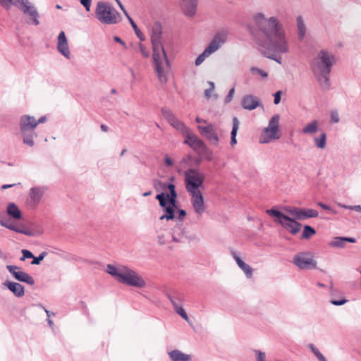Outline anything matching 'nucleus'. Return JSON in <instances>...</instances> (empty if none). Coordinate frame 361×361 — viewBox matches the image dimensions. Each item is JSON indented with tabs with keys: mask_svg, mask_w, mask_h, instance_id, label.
I'll use <instances>...</instances> for the list:
<instances>
[{
	"mask_svg": "<svg viewBox=\"0 0 361 361\" xmlns=\"http://www.w3.org/2000/svg\"><path fill=\"white\" fill-rule=\"evenodd\" d=\"M253 20L256 30L250 32L260 51L265 57L281 64V55L289 51L283 25L276 17L267 18L262 13L255 14Z\"/></svg>",
	"mask_w": 361,
	"mask_h": 361,
	"instance_id": "f257e3e1",
	"label": "nucleus"
},
{
	"mask_svg": "<svg viewBox=\"0 0 361 361\" xmlns=\"http://www.w3.org/2000/svg\"><path fill=\"white\" fill-rule=\"evenodd\" d=\"M151 42L153 63L157 78L161 83H166L168 73L170 70V62L162 42V26L159 22H156L152 25Z\"/></svg>",
	"mask_w": 361,
	"mask_h": 361,
	"instance_id": "f03ea898",
	"label": "nucleus"
},
{
	"mask_svg": "<svg viewBox=\"0 0 361 361\" xmlns=\"http://www.w3.org/2000/svg\"><path fill=\"white\" fill-rule=\"evenodd\" d=\"M336 63L335 54L324 49L318 52L310 63L312 73L323 89L329 90L331 86L329 75Z\"/></svg>",
	"mask_w": 361,
	"mask_h": 361,
	"instance_id": "7ed1b4c3",
	"label": "nucleus"
},
{
	"mask_svg": "<svg viewBox=\"0 0 361 361\" xmlns=\"http://www.w3.org/2000/svg\"><path fill=\"white\" fill-rule=\"evenodd\" d=\"M106 271L123 284L142 288L145 287L146 282L135 270L126 267H116L112 264L106 266Z\"/></svg>",
	"mask_w": 361,
	"mask_h": 361,
	"instance_id": "20e7f679",
	"label": "nucleus"
},
{
	"mask_svg": "<svg viewBox=\"0 0 361 361\" xmlns=\"http://www.w3.org/2000/svg\"><path fill=\"white\" fill-rule=\"evenodd\" d=\"M266 212L273 219L275 223L280 224L291 234L295 235L300 231L302 224L298 222L294 216L286 213L284 207L281 208L273 207L271 209H267Z\"/></svg>",
	"mask_w": 361,
	"mask_h": 361,
	"instance_id": "39448f33",
	"label": "nucleus"
},
{
	"mask_svg": "<svg viewBox=\"0 0 361 361\" xmlns=\"http://www.w3.org/2000/svg\"><path fill=\"white\" fill-rule=\"evenodd\" d=\"M185 184L192 197V203H204L200 188L204 182V177L197 169H189L184 173Z\"/></svg>",
	"mask_w": 361,
	"mask_h": 361,
	"instance_id": "423d86ee",
	"label": "nucleus"
},
{
	"mask_svg": "<svg viewBox=\"0 0 361 361\" xmlns=\"http://www.w3.org/2000/svg\"><path fill=\"white\" fill-rule=\"evenodd\" d=\"M0 4L7 10L11 8V5L16 6L25 15L30 17L28 23L36 26L39 25V14L37 9L28 0H0Z\"/></svg>",
	"mask_w": 361,
	"mask_h": 361,
	"instance_id": "0eeeda50",
	"label": "nucleus"
},
{
	"mask_svg": "<svg viewBox=\"0 0 361 361\" xmlns=\"http://www.w3.org/2000/svg\"><path fill=\"white\" fill-rule=\"evenodd\" d=\"M95 17L104 25H114L121 20L120 13L109 3L104 1L97 2Z\"/></svg>",
	"mask_w": 361,
	"mask_h": 361,
	"instance_id": "6e6552de",
	"label": "nucleus"
},
{
	"mask_svg": "<svg viewBox=\"0 0 361 361\" xmlns=\"http://www.w3.org/2000/svg\"><path fill=\"white\" fill-rule=\"evenodd\" d=\"M279 120L280 116L278 114L271 118L267 127L264 128L261 133L259 137L260 143H269L272 140L280 138Z\"/></svg>",
	"mask_w": 361,
	"mask_h": 361,
	"instance_id": "1a4fd4ad",
	"label": "nucleus"
},
{
	"mask_svg": "<svg viewBox=\"0 0 361 361\" xmlns=\"http://www.w3.org/2000/svg\"><path fill=\"white\" fill-rule=\"evenodd\" d=\"M226 39L227 36L226 33L219 32L215 35L204 51L195 59V66H200L205 60L206 58L218 50L221 47V45L226 42Z\"/></svg>",
	"mask_w": 361,
	"mask_h": 361,
	"instance_id": "9d476101",
	"label": "nucleus"
},
{
	"mask_svg": "<svg viewBox=\"0 0 361 361\" xmlns=\"http://www.w3.org/2000/svg\"><path fill=\"white\" fill-rule=\"evenodd\" d=\"M293 263L300 269H315L317 262L314 259L311 252H300L295 255L293 259Z\"/></svg>",
	"mask_w": 361,
	"mask_h": 361,
	"instance_id": "9b49d317",
	"label": "nucleus"
},
{
	"mask_svg": "<svg viewBox=\"0 0 361 361\" xmlns=\"http://www.w3.org/2000/svg\"><path fill=\"white\" fill-rule=\"evenodd\" d=\"M285 212L290 216H294L298 221H304L310 218L317 217L319 213L313 209L299 208L295 207L285 206Z\"/></svg>",
	"mask_w": 361,
	"mask_h": 361,
	"instance_id": "f8f14e48",
	"label": "nucleus"
},
{
	"mask_svg": "<svg viewBox=\"0 0 361 361\" xmlns=\"http://www.w3.org/2000/svg\"><path fill=\"white\" fill-rule=\"evenodd\" d=\"M161 112L163 117L173 128L181 133L183 135L188 133L190 128L187 127L183 122L179 120L171 110L167 108H162Z\"/></svg>",
	"mask_w": 361,
	"mask_h": 361,
	"instance_id": "ddd939ff",
	"label": "nucleus"
},
{
	"mask_svg": "<svg viewBox=\"0 0 361 361\" xmlns=\"http://www.w3.org/2000/svg\"><path fill=\"white\" fill-rule=\"evenodd\" d=\"M163 190H169L157 194L156 199L159 203H176L177 194L175 190V185L173 183H164L162 184Z\"/></svg>",
	"mask_w": 361,
	"mask_h": 361,
	"instance_id": "4468645a",
	"label": "nucleus"
},
{
	"mask_svg": "<svg viewBox=\"0 0 361 361\" xmlns=\"http://www.w3.org/2000/svg\"><path fill=\"white\" fill-rule=\"evenodd\" d=\"M197 129L200 134L204 137L212 145L217 146L219 142V137L216 126L212 123H207L206 126H198Z\"/></svg>",
	"mask_w": 361,
	"mask_h": 361,
	"instance_id": "2eb2a0df",
	"label": "nucleus"
},
{
	"mask_svg": "<svg viewBox=\"0 0 361 361\" xmlns=\"http://www.w3.org/2000/svg\"><path fill=\"white\" fill-rule=\"evenodd\" d=\"M30 125V123H27L20 117V130L23 137V143L32 147L34 145V137H37V134L35 132V128L31 127Z\"/></svg>",
	"mask_w": 361,
	"mask_h": 361,
	"instance_id": "dca6fc26",
	"label": "nucleus"
},
{
	"mask_svg": "<svg viewBox=\"0 0 361 361\" xmlns=\"http://www.w3.org/2000/svg\"><path fill=\"white\" fill-rule=\"evenodd\" d=\"M6 269L16 280L30 286L35 284L34 279L27 273L23 271L21 267L16 265H7Z\"/></svg>",
	"mask_w": 361,
	"mask_h": 361,
	"instance_id": "f3484780",
	"label": "nucleus"
},
{
	"mask_svg": "<svg viewBox=\"0 0 361 361\" xmlns=\"http://www.w3.org/2000/svg\"><path fill=\"white\" fill-rule=\"evenodd\" d=\"M181 9L187 17H193L197 13L198 0H179Z\"/></svg>",
	"mask_w": 361,
	"mask_h": 361,
	"instance_id": "a211bd4d",
	"label": "nucleus"
},
{
	"mask_svg": "<svg viewBox=\"0 0 361 361\" xmlns=\"http://www.w3.org/2000/svg\"><path fill=\"white\" fill-rule=\"evenodd\" d=\"M184 136L185 137L184 144L189 145L196 152L205 144L197 135L192 133L190 130Z\"/></svg>",
	"mask_w": 361,
	"mask_h": 361,
	"instance_id": "6ab92c4d",
	"label": "nucleus"
},
{
	"mask_svg": "<svg viewBox=\"0 0 361 361\" xmlns=\"http://www.w3.org/2000/svg\"><path fill=\"white\" fill-rule=\"evenodd\" d=\"M57 49L66 59H70L71 51L63 31H61L58 36Z\"/></svg>",
	"mask_w": 361,
	"mask_h": 361,
	"instance_id": "aec40b11",
	"label": "nucleus"
},
{
	"mask_svg": "<svg viewBox=\"0 0 361 361\" xmlns=\"http://www.w3.org/2000/svg\"><path fill=\"white\" fill-rule=\"evenodd\" d=\"M0 224L1 226L7 228L9 230L13 231L18 233L24 234L27 236H33L35 235L34 232L27 228H21L16 226L13 224H9L8 220L3 219L2 215H0Z\"/></svg>",
	"mask_w": 361,
	"mask_h": 361,
	"instance_id": "412c9836",
	"label": "nucleus"
},
{
	"mask_svg": "<svg viewBox=\"0 0 361 361\" xmlns=\"http://www.w3.org/2000/svg\"><path fill=\"white\" fill-rule=\"evenodd\" d=\"M3 285L7 287L17 298H21L25 295L24 286L19 283L6 281Z\"/></svg>",
	"mask_w": 361,
	"mask_h": 361,
	"instance_id": "4be33fe9",
	"label": "nucleus"
},
{
	"mask_svg": "<svg viewBox=\"0 0 361 361\" xmlns=\"http://www.w3.org/2000/svg\"><path fill=\"white\" fill-rule=\"evenodd\" d=\"M241 104L245 109L253 110L260 105V102L257 97L250 94L243 97Z\"/></svg>",
	"mask_w": 361,
	"mask_h": 361,
	"instance_id": "5701e85b",
	"label": "nucleus"
},
{
	"mask_svg": "<svg viewBox=\"0 0 361 361\" xmlns=\"http://www.w3.org/2000/svg\"><path fill=\"white\" fill-rule=\"evenodd\" d=\"M164 212L160 217V220L166 219V220H172L175 218V212L178 204H159Z\"/></svg>",
	"mask_w": 361,
	"mask_h": 361,
	"instance_id": "b1692460",
	"label": "nucleus"
},
{
	"mask_svg": "<svg viewBox=\"0 0 361 361\" xmlns=\"http://www.w3.org/2000/svg\"><path fill=\"white\" fill-rule=\"evenodd\" d=\"M232 256L235 260L238 266L244 271L247 278L250 279L252 276L253 269L252 267L244 261H243L235 252H232Z\"/></svg>",
	"mask_w": 361,
	"mask_h": 361,
	"instance_id": "393cba45",
	"label": "nucleus"
},
{
	"mask_svg": "<svg viewBox=\"0 0 361 361\" xmlns=\"http://www.w3.org/2000/svg\"><path fill=\"white\" fill-rule=\"evenodd\" d=\"M356 239L351 237H335L331 242L330 245L334 247L343 248L346 243H355Z\"/></svg>",
	"mask_w": 361,
	"mask_h": 361,
	"instance_id": "a878e982",
	"label": "nucleus"
},
{
	"mask_svg": "<svg viewBox=\"0 0 361 361\" xmlns=\"http://www.w3.org/2000/svg\"><path fill=\"white\" fill-rule=\"evenodd\" d=\"M172 361H189L191 359L190 355L185 354L179 350H173L169 353Z\"/></svg>",
	"mask_w": 361,
	"mask_h": 361,
	"instance_id": "bb28decb",
	"label": "nucleus"
},
{
	"mask_svg": "<svg viewBox=\"0 0 361 361\" xmlns=\"http://www.w3.org/2000/svg\"><path fill=\"white\" fill-rule=\"evenodd\" d=\"M46 188L44 187L32 188L30 191V197L34 202H39L43 197Z\"/></svg>",
	"mask_w": 361,
	"mask_h": 361,
	"instance_id": "cd10ccee",
	"label": "nucleus"
},
{
	"mask_svg": "<svg viewBox=\"0 0 361 361\" xmlns=\"http://www.w3.org/2000/svg\"><path fill=\"white\" fill-rule=\"evenodd\" d=\"M319 130V122L317 120H313L307 123L302 128V133L305 135H313Z\"/></svg>",
	"mask_w": 361,
	"mask_h": 361,
	"instance_id": "c85d7f7f",
	"label": "nucleus"
},
{
	"mask_svg": "<svg viewBox=\"0 0 361 361\" xmlns=\"http://www.w3.org/2000/svg\"><path fill=\"white\" fill-rule=\"evenodd\" d=\"M167 298L173 305V307L182 306L183 295L181 293L178 292L169 293L167 294Z\"/></svg>",
	"mask_w": 361,
	"mask_h": 361,
	"instance_id": "c756f323",
	"label": "nucleus"
},
{
	"mask_svg": "<svg viewBox=\"0 0 361 361\" xmlns=\"http://www.w3.org/2000/svg\"><path fill=\"white\" fill-rule=\"evenodd\" d=\"M7 214L14 219H21L22 214L17 204H8L6 209Z\"/></svg>",
	"mask_w": 361,
	"mask_h": 361,
	"instance_id": "7c9ffc66",
	"label": "nucleus"
},
{
	"mask_svg": "<svg viewBox=\"0 0 361 361\" xmlns=\"http://www.w3.org/2000/svg\"><path fill=\"white\" fill-rule=\"evenodd\" d=\"M198 155L207 161H212L213 159V153L210 149L204 144L197 152Z\"/></svg>",
	"mask_w": 361,
	"mask_h": 361,
	"instance_id": "2f4dec72",
	"label": "nucleus"
},
{
	"mask_svg": "<svg viewBox=\"0 0 361 361\" xmlns=\"http://www.w3.org/2000/svg\"><path fill=\"white\" fill-rule=\"evenodd\" d=\"M239 121L237 117L233 118V127L231 133V145H235L237 143L236 135L239 128Z\"/></svg>",
	"mask_w": 361,
	"mask_h": 361,
	"instance_id": "473e14b6",
	"label": "nucleus"
},
{
	"mask_svg": "<svg viewBox=\"0 0 361 361\" xmlns=\"http://www.w3.org/2000/svg\"><path fill=\"white\" fill-rule=\"evenodd\" d=\"M23 119H24L27 123H31V127L36 128L39 123H43L46 121L47 117L46 116H42L39 118L37 121L35 120V118L33 116H30L28 115H24L21 116Z\"/></svg>",
	"mask_w": 361,
	"mask_h": 361,
	"instance_id": "72a5a7b5",
	"label": "nucleus"
},
{
	"mask_svg": "<svg viewBox=\"0 0 361 361\" xmlns=\"http://www.w3.org/2000/svg\"><path fill=\"white\" fill-rule=\"evenodd\" d=\"M297 27L298 32V39L302 40L306 34V27L301 16H298L297 18Z\"/></svg>",
	"mask_w": 361,
	"mask_h": 361,
	"instance_id": "f704fd0d",
	"label": "nucleus"
},
{
	"mask_svg": "<svg viewBox=\"0 0 361 361\" xmlns=\"http://www.w3.org/2000/svg\"><path fill=\"white\" fill-rule=\"evenodd\" d=\"M326 134L324 132L322 133L319 137H315L314 142L316 147L319 149H324L326 147Z\"/></svg>",
	"mask_w": 361,
	"mask_h": 361,
	"instance_id": "c9c22d12",
	"label": "nucleus"
},
{
	"mask_svg": "<svg viewBox=\"0 0 361 361\" xmlns=\"http://www.w3.org/2000/svg\"><path fill=\"white\" fill-rule=\"evenodd\" d=\"M316 234V230L312 228L311 226L305 225L303 228V232L301 236L302 239H309L312 235Z\"/></svg>",
	"mask_w": 361,
	"mask_h": 361,
	"instance_id": "e433bc0d",
	"label": "nucleus"
},
{
	"mask_svg": "<svg viewBox=\"0 0 361 361\" xmlns=\"http://www.w3.org/2000/svg\"><path fill=\"white\" fill-rule=\"evenodd\" d=\"M308 347L311 350L312 353L317 357V358L319 361H327L326 357L320 353L319 349L317 347H315L313 344H312V343L308 345Z\"/></svg>",
	"mask_w": 361,
	"mask_h": 361,
	"instance_id": "4c0bfd02",
	"label": "nucleus"
},
{
	"mask_svg": "<svg viewBox=\"0 0 361 361\" xmlns=\"http://www.w3.org/2000/svg\"><path fill=\"white\" fill-rule=\"evenodd\" d=\"M127 18L128 19V20H129L132 27L133 28L136 35L139 37V39L141 41H143L145 39L144 35L142 33V32L138 29L136 23L133 20V19L130 16H128Z\"/></svg>",
	"mask_w": 361,
	"mask_h": 361,
	"instance_id": "58836bf2",
	"label": "nucleus"
},
{
	"mask_svg": "<svg viewBox=\"0 0 361 361\" xmlns=\"http://www.w3.org/2000/svg\"><path fill=\"white\" fill-rule=\"evenodd\" d=\"M250 72L252 74H257L262 78H267L268 76V74L267 72H265L264 71H263L259 68H257V67H251Z\"/></svg>",
	"mask_w": 361,
	"mask_h": 361,
	"instance_id": "ea45409f",
	"label": "nucleus"
},
{
	"mask_svg": "<svg viewBox=\"0 0 361 361\" xmlns=\"http://www.w3.org/2000/svg\"><path fill=\"white\" fill-rule=\"evenodd\" d=\"M341 208L345 209H349L352 211H355L356 212H361V206L360 204H355V205H349V204H337Z\"/></svg>",
	"mask_w": 361,
	"mask_h": 361,
	"instance_id": "a19ab883",
	"label": "nucleus"
},
{
	"mask_svg": "<svg viewBox=\"0 0 361 361\" xmlns=\"http://www.w3.org/2000/svg\"><path fill=\"white\" fill-rule=\"evenodd\" d=\"M47 252H41L38 257H35L33 255L32 261L31 262L32 264L38 265L40 264V262L44 259V257L47 256Z\"/></svg>",
	"mask_w": 361,
	"mask_h": 361,
	"instance_id": "79ce46f5",
	"label": "nucleus"
},
{
	"mask_svg": "<svg viewBox=\"0 0 361 361\" xmlns=\"http://www.w3.org/2000/svg\"><path fill=\"white\" fill-rule=\"evenodd\" d=\"M174 310H175V312L178 314H179L183 319L188 322V320H189L188 316L186 312L182 307V306H178L177 307H174Z\"/></svg>",
	"mask_w": 361,
	"mask_h": 361,
	"instance_id": "37998d69",
	"label": "nucleus"
},
{
	"mask_svg": "<svg viewBox=\"0 0 361 361\" xmlns=\"http://www.w3.org/2000/svg\"><path fill=\"white\" fill-rule=\"evenodd\" d=\"M319 205L321 206V207L323 209L328 211L329 213H332L334 214H336L338 213V211L335 207H331L330 204H319Z\"/></svg>",
	"mask_w": 361,
	"mask_h": 361,
	"instance_id": "c03bdc74",
	"label": "nucleus"
},
{
	"mask_svg": "<svg viewBox=\"0 0 361 361\" xmlns=\"http://www.w3.org/2000/svg\"><path fill=\"white\" fill-rule=\"evenodd\" d=\"M22 254H23V256L20 259L21 261H24L25 259H31V258L32 259L33 255H34L32 253V252H30L28 250H25V249L22 250Z\"/></svg>",
	"mask_w": 361,
	"mask_h": 361,
	"instance_id": "a18cd8bd",
	"label": "nucleus"
},
{
	"mask_svg": "<svg viewBox=\"0 0 361 361\" xmlns=\"http://www.w3.org/2000/svg\"><path fill=\"white\" fill-rule=\"evenodd\" d=\"M254 353H255L257 361H266L265 353L262 352L259 350H254Z\"/></svg>",
	"mask_w": 361,
	"mask_h": 361,
	"instance_id": "49530a36",
	"label": "nucleus"
},
{
	"mask_svg": "<svg viewBox=\"0 0 361 361\" xmlns=\"http://www.w3.org/2000/svg\"><path fill=\"white\" fill-rule=\"evenodd\" d=\"M331 122L337 123L340 121L338 113L336 111H332L330 114Z\"/></svg>",
	"mask_w": 361,
	"mask_h": 361,
	"instance_id": "de8ad7c7",
	"label": "nucleus"
},
{
	"mask_svg": "<svg viewBox=\"0 0 361 361\" xmlns=\"http://www.w3.org/2000/svg\"><path fill=\"white\" fill-rule=\"evenodd\" d=\"M195 211L198 214H202L206 209V204H192Z\"/></svg>",
	"mask_w": 361,
	"mask_h": 361,
	"instance_id": "09e8293b",
	"label": "nucleus"
},
{
	"mask_svg": "<svg viewBox=\"0 0 361 361\" xmlns=\"http://www.w3.org/2000/svg\"><path fill=\"white\" fill-rule=\"evenodd\" d=\"M208 83H209L210 87L205 90L204 96L206 97V98L209 99L211 97L212 92L214 89V83L213 82H209Z\"/></svg>",
	"mask_w": 361,
	"mask_h": 361,
	"instance_id": "8fccbe9b",
	"label": "nucleus"
},
{
	"mask_svg": "<svg viewBox=\"0 0 361 361\" xmlns=\"http://www.w3.org/2000/svg\"><path fill=\"white\" fill-rule=\"evenodd\" d=\"M139 49H140V51L141 52V54H142V56L145 58L148 57L149 55V51L147 50V49L145 47L144 44L140 43L139 44Z\"/></svg>",
	"mask_w": 361,
	"mask_h": 361,
	"instance_id": "3c124183",
	"label": "nucleus"
},
{
	"mask_svg": "<svg viewBox=\"0 0 361 361\" xmlns=\"http://www.w3.org/2000/svg\"><path fill=\"white\" fill-rule=\"evenodd\" d=\"M234 92H235V89H234V87L231 88V89L229 90V92H228V93L227 96H226V98H225V102H226V103H229V102H231V100L233 99V95H234Z\"/></svg>",
	"mask_w": 361,
	"mask_h": 361,
	"instance_id": "603ef678",
	"label": "nucleus"
},
{
	"mask_svg": "<svg viewBox=\"0 0 361 361\" xmlns=\"http://www.w3.org/2000/svg\"><path fill=\"white\" fill-rule=\"evenodd\" d=\"M80 2L87 11H90L92 0H80Z\"/></svg>",
	"mask_w": 361,
	"mask_h": 361,
	"instance_id": "864d4df0",
	"label": "nucleus"
},
{
	"mask_svg": "<svg viewBox=\"0 0 361 361\" xmlns=\"http://www.w3.org/2000/svg\"><path fill=\"white\" fill-rule=\"evenodd\" d=\"M348 302V300L346 299H341V300H331L330 302L336 306H341L344 305Z\"/></svg>",
	"mask_w": 361,
	"mask_h": 361,
	"instance_id": "5fc2aeb1",
	"label": "nucleus"
},
{
	"mask_svg": "<svg viewBox=\"0 0 361 361\" xmlns=\"http://www.w3.org/2000/svg\"><path fill=\"white\" fill-rule=\"evenodd\" d=\"M274 103L275 104H278L280 103L281 102V91H278L276 92L274 94Z\"/></svg>",
	"mask_w": 361,
	"mask_h": 361,
	"instance_id": "6e6d98bb",
	"label": "nucleus"
},
{
	"mask_svg": "<svg viewBox=\"0 0 361 361\" xmlns=\"http://www.w3.org/2000/svg\"><path fill=\"white\" fill-rule=\"evenodd\" d=\"M157 242L159 245H163L166 243L164 235H159L157 237Z\"/></svg>",
	"mask_w": 361,
	"mask_h": 361,
	"instance_id": "4d7b16f0",
	"label": "nucleus"
},
{
	"mask_svg": "<svg viewBox=\"0 0 361 361\" xmlns=\"http://www.w3.org/2000/svg\"><path fill=\"white\" fill-rule=\"evenodd\" d=\"M116 2L118 4V5L119 6L120 8L122 10V11L123 12V13L125 14V16L128 18V16H130L127 12V11L125 9L123 5L122 4V3L121 2L120 0H115Z\"/></svg>",
	"mask_w": 361,
	"mask_h": 361,
	"instance_id": "13d9d810",
	"label": "nucleus"
},
{
	"mask_svg": "<svg viewBox=\"0 0 361 361\" xmlns=\"http://www.w3.org/2000/svg\"><path fill=\"white\" fill-rule=\"evenodd\" d=\"M164 161L167 166H171L173 164L172 159L168 155L165 156Z\"/></svg>",
	"mask_w": 361,
	"mask_h": 361,
	"instance_id": "bf43d9fd",
	"label": "nucleus"
},
{
	"mask_svg": "<svg viewBox=\"0 0 361 361\" xmlns=\"http://www.w3.org/2000/svg\"><path fill=\"white\" fill-rule=\"evenodd\" d=\"M191 159H192L191 155H187V156H185V157H183L181 159L180 164L182 165H183V164H187L188 162H189Z\"/></svg>",
	"mask_w": 361,
	"mask_h": 361,
	"instance_id": "052dcab7",
	"label": "nucleus"
},
{
	"mask_svg": "<svg viewBox=\"0 0 361 361\" xmlns=\"http://www.w3.org/2000/svg\"><path fill=\"white\" fill-rule=\"evenodd\" d=\"M114 39L116 42L122 44L123 47H126V43L119 37L115 36Z\"/></svg>",
	"mask_w": 361,
	"mask_h": 361,
	"instance_id": "680f3d73",
	"label": "nucleus"
},
{
	"mask_svg": "<svg viewBox=\"0 0 361 361\" xmlns=\"http://www.w3.org/2000/svg\"><path fill=\"white\" fill-rule=\"evenodd\" d=\"M178 219H181L182 218H183L184 216H185L186 215V212L183 209H179L178 211Z\"/></svg>",
	"mask_w": 361,
	"mask_h": 361,
	"instance_id": "e2e57ef3",
	"label": "nucleus"
},
{
	"mask_svg": "<svg viewBox=\"0 0 361 361\" xmlns=\"http://www.w3.org/2000/svg\"><path fill=\"white\" fill-rule=\"evenodd\" d=\"M44 311H45V312L47 314V318H49V319L50 318L51 316H54L55 315V314L54 312H51V311H49V310H48L47 309H44Z\"/></svg>",
	"mask_w": 361,
	"mask_h": 361,
	"instance_id": "0e129e2a",
	"label": "nucleus"
},
{
	"mask_svg": "<svg viewBox=\"0 0 361 361\" xmlns=\"http://www.w3.org/2000/svg\"><path fill=\"white\" fill-rule=\"evenodd\" d=\"M16 185V184H6V185H3L1 186V189L2 190H5V189H7V188H11L13 186Z\"/></svg>",
	"mask_w": 361,
	"mask_h": 361,
	"instance_id": "69168bd1",
	"label": "nucleus"
},
{
	"mask_svg": "<svg viewBox=\"0 0 361 361\" xmlns=\"http://www.w3.org/2000/svg\"><path fill=\"white\" fill-rule=\"evenodd\" d=\"M195 121H196L197 123H205L206 125L207 124V121H206L205 120H203V119H202V118H199V117H197V118H195Z\"/></svg>",
	"mask_w": 361,
	"mask_h": 361,
	"instance_id": "338daca9",
	"label": "nucleus"
},
{
	"mask_svg": "<svg viewBox=\"0 0 361 361\" xmlns=\"http://www.w3.org/2000/svg\"><path fill=\"white\" fill-rule=\"evenodd\" d=\"M101 129L104 132H107L109 130V127L104 124L101 125Z\"/></svg>",
	"mask_w": 361,
	"mask_h": 361,
	"instance_id": "774afa93",
	"label": "nucleus"
}]
</instances>
